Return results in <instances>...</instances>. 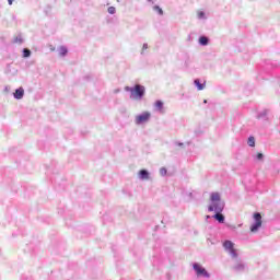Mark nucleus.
Instances as JSON below:
<instances>
[{"label": "nucleus", "instance_id": "obj_1", "mask_svg": "<svg viewBox=\"0 0 280 280\" xmlns=\"http://www.w3.org/2000/svg\"><path fill=\"white\" fill-rule=\"evenodd\" d=\"M208 211H214V213H222L224 211V202L220 192L210 194V205Z\"/></svg>", "mask_w": 280, "mask_h": 280}, {"label": "nucleus", "instance_id": "obj_2", "mask_svg": "<svg viewBox=\"0 0 280 280\" xmlns=\"http://www.w3.org/2000/svg\"><path fill=\"white\" fill-rule=\"evenodd\" d=\"M125 91L130 93L131 100H143V95H145V86L141 84H136L133 88L126 86Z\"/></svg>", "mask_w": 280, "mask_h": 280}, {"label": "nucleus", "instance_id": "obj_3", "mask_svg": "<svg viewBox=\"0 0 280 280\" xmlns=\"http://www.w3.org/2000/svg\"><path fill=\"white\" fill-rule=\"evenodd\" d=\"M152 119V113L142 112L141 114L136 115L135 124L136 126H145Z\"/></svg>", "mask_w": 280, "mask_h": 280}, {"label": "nucleus", "instance_id": "obj_4", "mask_svg": "<svg viewBox=\"0 0 280 280\" xmlns=\"http://www.w3.org/2000/svg\"><path fill=\"white\" fill-rule=\"evenodd\" d=\"M223 248L225 253H228V255L232 257V259H237L238 253L237 249L235 248V243H233L232 241H225L223 243Z\"/></svg>", "mask_w": 280, "mask_h": 280}, {"label": "nucleus", "instance_id": "obj_5", "mask_svg": "<svg viewBox=\"0 0 280 280\" xmlns=\"http://www.w3.org/2000/svg\"><path fill=\"white\" fill-rule=\"evenodd\" d=\"M192 269L195 270V275L198 278H202V279H209V277H211V275L209 273V271H207V269L205 267H202V265L195 262L192 265Z\"/></svg>", "mask_w": 280, "mask_h": 280}, {"label": "nucleus", "instance_id": "obj_6", "mask_svg": "<svg viewBox=\"0 0 280 280\" xmlns=\"http://www.w3.org/2000/svg\"><path fill=\"white\" fill-rule=\"evenodd\" d=\"M261 229V213L256 212L254 214V223L250 225V232L257 233Z\"/></svg>", "mask_w": 280, "mask_h": 280}, {"label": "nucleus", "instance_id": "obj_7", "mask_svg": "<svg viewBox=\"0 0 280 280\" xmlns=\"http://www.w3.org/2000/svg\"><path fill=\"white\" fill-rule=\"evenodd\" d=\"M24 95H25V90L23 88L16 89L15 92L13 93L14 100H23Z\"/></svg>", "mask_w": 280, "mask_h": 280}, {"label": "nucleus", "instance_id": "obj_8", "mask_svg": "<svg viewBox=\"0 0 280 280\" xmlns=\"http://www.w3.org/2000/svg\"><path fill=\"white\" fill-rule=\"evenodd\" d=\"M140 180H150V173L147 170H141L138 174Z\"/></svg>", "mask_w": 280, "mask_h": 280}, {"label": "nucleus", "instance_id": "obj_9", "mask_svg": "<svg viewBox=\"0 0 280 280\" xmlns=\"http://www.w3.org/2000/svg\"><path fill=\"white\" fill-rule=\"evenodd\" d=\"M235 272H244L246 270V264L238 261L234 265Z\"/></svg>", "mask_w": 280, "mask_h": 280}, {"label": "nucleus", "instance_id": "obj_10", "mask_svg": "<svg viewBox=\"0 0 280 280\" xmlns=\"http://www.w3.org/2000/svg\"><path fill=\"white\" fill-rule=\"evenodd\" d=\"M212 218H214V220H218L220 224H224V215L222 214V212H215Z\"/></svg>", "mask_w": 280, "mask_h": 280}, {"label": "nucleus", "instance_id": "obj_11", "mask_svg": "<svg viewBox=\"0 0 280 280\" xmlns=\"http://www.w3.org/2000/svg\"><path fill=\"white\" fill-rule=\"evenodd\" d=\"M58 52H59V56H61L62 58H65V56H67V54H69V49H67L66 46H60L58 48Z\"/></svg>", "mask_w": 280, "mask_h": 280}, {"label": "nucleus", "instance_id": "obj_12", "mask_svg": "<svg viewBox=\"0 0 280 280\" xmlns=\"http://www.w3.org/2000/svg\"><path fill=\"white\" fill-rule=\"evenodd\" d=\"M195 86L197 88L198 91H205V83L200 82V79H196L194 81Z\"/></svg>", "mask_w": 280, "mask_h": 280}, {"label": "nucleus", "instance_id": "obj_13", "mask_svg": "<svg viewBox=\"0 0 280 280\" xmlns=\"http://www.w3.org/2000/svg\"><path fill=\"white\" fill-rule=\"evenodd\" d=\"M156 113H163V101H156L154 104Z\"/></svg>", "mask_w": 280, "mask_h": 280}, {"label": "nucleus", "instance_id": "obj_14", "mask_svg": "<svg viewBox=\"0 0 280 280\" xmlns=\"http://www.w3.org/2000/svg\"><path fill=\"white\" fill-rule=\"evenodd\" d=\"M199 45H201L202 47H207V45H209V37L207 36L199 37Z\"/></svg>", "mask_w": 280, "mask_h": 280}, {"label": "nucleus", "instance_id": "obj_15", "mask_svg": "<svg viewBox=\"0 0 280 280\" xmlns=\"http://www.w3.org/2000/svg\"><path fill=\"white\" fill-rule=\"evenodd\" d=\"M197 19L199 21H207V13L205 11H197Z\"/></svg>", "mask_w": 280, "mask_h": 280}, {"label": "nucleus", "instance_id": "obj_16", "mask_svg": "<svg viewBox=\"0 0 280 280\" xmlns=\"http://www.w3.org/2000/svg\"><path fill=\"white\" fill-rule=\"evenodd\" d=\"M268 116V110L264 109L262 112H259L256 116V118L258 119H266V117Z\"/></svg>", "mask_w": 280, "mask_h": 280}, {"label": "nucleus", "instance_id": "obj_17", "mask_svg": "<svg viewBox=\"0 0 280 280\" xmlns=\"http://www.w3.org/2000/svg\"><path fill=\"white\" fill-rule=\"evenodd\" d=\"M32 56V50L24 48L23 49V58H30Z\"/></svg>", "mask_w": 280, "mask_h": 280}, {"label": "nucleus", "instance_id": "obj_18", "mask_svg": "<svg viewBox=\"0 0 280 280\" xmlns=\"http://www.w3.org/2000/svg\"><path fill=\"white\" fill-rule=\"evenodd\" d=\"M247 143L249 148H255V137H249Z\"/></svg>", "mask_w": 280, "mask_h": 280}, {"label": "nucleus", "instance_id": "obj_19", "mask_svg": "<svg viewBox=\"0 0 280 280\" xmlns=\"http://www.w3.org/2000/svg\"><path fill=\"white\" fill-rule=\"evenodd\" d=\"M153 10H154V12H158V14H160V16H163V9H161V7L154 5Z\"/></svg>", "mask_w": 280, "mask_h": 280}, {"label": "nucleus", "instance_id": "obj_20", "mask_svg": "<svg viewBox=\"0 0 280 280\" xmlns=\"http://www.w3.org/2000/svg\"><path fill=\"white\" fill-rule=\"evenodd\" d=\"M107 12H108V14H115L117 12V9H115V7H109L107 9Z\"/></svg>", "mask_w": 280, "mask_h": 280}, {"label": "nucleus", "instance_id": "obj_21", "mask_svg": "<svg viewBox=\"0 0 280 280\" xmlns=\"http://www.w3.org/2000/svg\"><path fill=\"white\" fill-rule=\"evenodd\" d=\"M160 174H161V176H166L167 175V168H165V167L160 168Z\"/></svg>", "mask_w": 280, "mask_h": 280}, {"label": "nucleus", "instance_id": "obj_22", "mask_svg": "<svg viewBox=\"0 0 280 280\" xmlns=\"http://www.w3.org/2000/svg\"><path fill=\"white\" fill-rule=\"evenodd\" d=\"M145 51H148V44L142 45L141 55L143 56V54H145Z\"/></svg>", "mask_w": 280, "mask_h": 280}, {"label": "nucleus", "instance_id": "obj_23", "mask_svg": "<svg viewBox=\"0 0 280 280\" xmlns=\"http://www.w3.org/2000/svg\"><path fill=\"white\" fill-rule=\"evenodd\" d=\"M257 161H264V153H258L256 155Z\"/></svg>", "mask_w": 280, "mask_h": 280}, {"label": "nucleus", "instance_id": "obj_24", "mask_svg": "<svg viewBox=\"0 0 280 280\" xmlns=\"http://www.w3.org/2000/svg\"><path fill=\"white\" fill-rule=\"evenodd\" d=\"M9 5H12L14 3V0H8Z\"/></svg>", "mask_w": 280, "mask_h": 280}, {"label": "nucleus", "instance_id": "obj_25", "mask_svg": "<svg viewBox=\"0 0 280 280\" xmlns=\"http://www.w3.org/2000/svg\"><path fill=\"white\" fill-rule=\"evenodd\" d=\"M149 3H151L152 5H154V0H147Z\"/></svg>", "mask_w": 280, "mask_h": 280}, {"label": "nucleus", "instance_id": "obj_26", "mask_svg": "<svg viewBox=\"0 0 280 280\" xmlns=\"http://www.w3.org/2000/svg\"><path fill=\"white\" fill-rule=\"evenodd\" d=\"M4 91H10V86H5V88H4Z\"/></svg>", "mask_w": 280, "mask_h": 280}, {"label": "nucleus", "instance_id": "obj_27", "mask_svg": "<svg viewBox=\"0 0 280 280\" xmlns=\"http://www.w3.org/2000/svg\"><path fill=\"white\" fill-rule=\"evenodd\" d=\"M203 104H207V100L203 101Z\"/></svg>", "mask_w": 280, "mask_h": 280}, {"label": "nucleus", "instance_id": "obj_28", "mask_svg": "<svg viewBox=\"0 0 280 280\" xmlns=\"http://www.w3.org/2000/svg\"><path fill=\"white\" fill-rule=\"evenodd\" d=\"M179 145H183V143H179Z\"/></svg>", "mask_w": 280, "mask_h": 280}]
</instances>
